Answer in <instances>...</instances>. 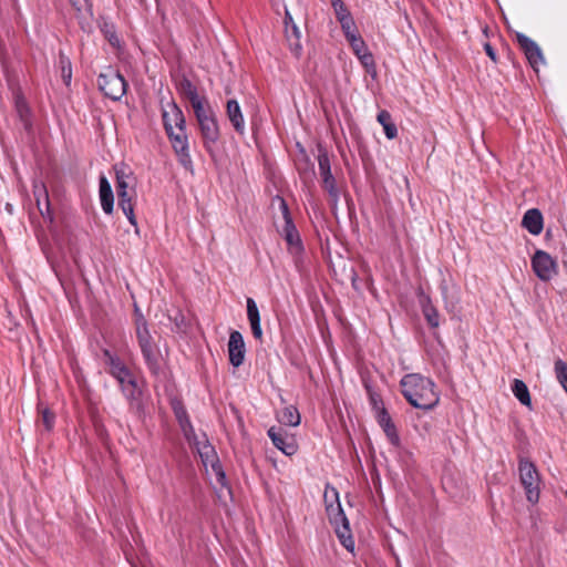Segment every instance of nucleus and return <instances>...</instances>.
Listing matches in <instances>:
<instances>
[{
	"instance_id": "1",
	"label": "nucleus",
	"mask_w": 567,
	"mask_h": 567,
	"mask_svg": "<svg viewBox=\"0 0 567 567\" xmlns=\"http://www.w3.org/2000/svg\"><path fill=\"white\" fill-rule=\"evenodd\" d=\"M402 394L416 409L431 410L440 401L435 383L419 373H410L402 378Z\"/></svg>"
},
{
	"instance_id": "2",
	"label": "nucleus",
	"mask_w": 567,
	"mask_h": 567,
	"mask_svg": "<svg viewBox=\"0 0 567 567\" xmlns=\"http://www.w3.org/2000/svg\"><path fill=\"white\" fill-rule=\"evenodd\" d=\"M103 355L107 372L116 379L131 406L138 405L142 392L134 374L118 357L112 354L107 349L103 350Z\"/></svg>"
},
{
	"instance_id": "3",
	"label": "nucleus",
	"mask_w": 567,
	"mask_h": 567,
	"mask_svg": "<svg viewBox=\"0 0 567 567\" xmlns=\"http://www.w3.org/2000/svg\"><path fill=\"white\" fill-rule=\"evenodd\" d=\"M115 188L118 206L127 217L130 224L137 229V220L134 214V199L136 197L135 177L124 167H115Z\"/></svg>"
},
{
	"instance_id": "4",
	"label": "nucleus",
	"mask_w": 567,
	"mask_h": 567,
	"mask_svg": "<svg viewBox=\"0 0 567 567\" xmlns=\"http://www.w3.org/2000/svg\"><path fill=\"white\" fill-rule=\"evenodd\" d=\"M136 338L144 360L153 374H157L161 369V353L148 331L146 321L143 317L136 320Z\"/></svg>"
},
{
	"instance_id": "5",
	"label": "nucleus",
	"mask_w": 567,
	"mask_h": 567,
	"mask_svg": "<svg viewBox=\"0 0 567 567\" xmlns=\"http://www.w3.org/2000/svg\"><path fill=\"white\" fill-rule=\"evenodd\" d=\"M328 517L330 523L334 526L338 538L341 544L349 550L354 549V539L351 535L349 520L344 515L341 505L334 506L333 504L328 505Z\"/></svg>"
},
{
	"instance_id": "6",
	"label": "nucleus",
	"mask_w": 567,
	"mask_h": 567,
	"mask_svg": "<svg viewBox=\"0 0 567 567\" xmlns=\"http://www.w3.org/2000/svg\"><path fill=\"white\" fill-rule=\"evenodd\" d=\"M97 84L104 95L114 101L120 100L125 94L127 86L124 78L111 68L100 74Z\"/></svg>"
},
{
	"instance_id": "7",
	"label": "nucleus",
	"mask_w": 567,
	"mask_h": 567,
	"mask_svg": "<svg viewBox=\"0 0 567 567\" xmlns=\"http://www.w3.org/2000/svg\"><path fill=\"white\" fill-rule=\"evenodd\" d=\"M194 113L197 118L205 146L216 143L219 138V128L210 107L205 104L194 110Z\"/></svg>"
},
{
	"instance_id": "8",
	"label": "nucleus",
	"mask_w": 567,
	"mask_h": 567,
	"mask_svg": "<svg viewBox=\"0 0 567 567\" xmlns=\"http://www.w3.org/2000/svg\"><path fill=\"white\" fill-rule=\"evenodd\" d=\"M520 482L526 491L527 499L530 503H537L539 498V478L535 465L529 461L519 463Z\"/></svg>"
},
{
	"instance_id": "9",
	"label": "nucleus",
	"mask_w": 567,
	"mask_h": 567,
	"mask_svg": "<svg viewBox=\"0 0 567 567\" xmlns=\"http://www.w3.org/2000/svg\"><path fill=\"white\" fill-rule=\"evenodd\" d=\"M162 117L167 135L185 128L184 114L173 101L162 105Z\"/></svg>"
},
{
	"instance_id": "10",
	"label": "nucleus",
	"mask_w": 567,
	"mask_h": 567,
	"mask_svg": "<svg viewBox=\"0 0 567 567\" xmlns=\"http://www.w3.org/2000/svg\"><path fill=\"white\" fill-rule=\"evenodd\" d=\"M319 174L322 178V186L328 192L331 200L336 204L339 198V190L336 186V179L331 173L330 158L327 152L320 151L318 154Z\"/></svg>"
},
{
	"instance_id": "11",
	"label": "nucleus",
	"mask_w": 567,
	"mask_h": 567,
	"mask_svg": "<svg viewBox=\"0 0 567 567\" xmlns=\"http://www.w3.org/2000/svg\"><path fill=\"white\" fill-rule=\"evenodd\" d=\"M532 267L536 276L544 281L556 275V261L544 250H537L532 258Z\"/></svg>"
},
{
	"instance_id": "12",
	"label": "nucleus",
	"mask_w": 567,
	"mask_h": 567,
	"mask_svg": "<svg viewBox=\"0 0 567 567\" xmlns=\"http://www.w3.org/2000/svg\"><path fill=\"white\" fill-rule=\"evenodd\" d=\"M192 443H194L196 445L197 451H198V453H199V455H200V457L203 460L204 465L206 467L208 465H210L212 472H213V474L216 477V482L218 484H220L221 486L226 485L225 473L223 471V467H221L220 463L216 458V455H215L213 446L207 444V443L200 444L196 440L193 441Z\"/></svg>"
},
{
	"instance_id": "13",
	"label": "nucleus",
	"mask_w": 567,
	"mask_h": 567,
	"mask_svg": "<svg viewBox=\"0 0 567 567\" xmlns=\"http://www.w3.org/2000/svg\"><path fill=\"white\" fill-rule=\"evenodd\" d=\"M169 141L172 143V146L174 148V152L176 153L179 163L186 168L192 169L193 162L189 154V145H188V137L186 134V130H181L175 133L168 134Z\"/></svg>"
},
{
	"instance_id": "14",
	"label": "nucleus",
	"mask_w": 567,
	"mask_h": 567,
	"mask_svg": "<svg viewBox=\"0 0 567 567\" xmlns=\"http://www.w3.org/2000/svg\"><path fill=\"white\" fill-rule=\"evenodd\" d=\"M277 200L279 202V208L285 219L284 233L286 241L291 250H293L295 252H299L302 249L301 240L290 217L288 205L281 197H278Z\"/></svg>"
},
{
	"instance_id": "15",
	"label": "nucleus",
	"mask_w": 567,
	"mask_h": 567,
	"mask_svg": "<svg viewBox=\"0 0 567 567\" xmlns=\"http://www.w3.org/2000/svg\"><path fill=\"white\" fill-rule=\"evenodd\" d=\"M516 38L528 62L535 71H538L539 65L544 64V58L539 47L523 33H518Z\"/></svg>"
},
{
	"instance_id": "16",
	"label": "nucleus",
	"mask_w": 567,
	"mask_h": 567,
	"mask_svg": "<svg viewBox=\"0 0 567 567\" xmlns=\"http://www.w3.org/2000/svg\"><path fill=\"white\" fill-rule=\"evenodd\" d=\"M245 342L239 331H231L228 340L229 362L235 368L240 367L245 360Z\"/></svg>"
},
{
	"instance_id": "17",
	"label": "nucleus",
	"mask_w": 567,
	"mask_h": 567,
	"mask_svg": "<svg viewBox=\"0 0 567 567\" xmlns=\"http://www.w3.org/2000/svg\"><path fill=\"white\" fill-rule=\"evenodd\" d=\"M268 436L270 437L274 445L286 455H293L297 452V444L293 436L288 435L280 429L270 427L268 430Z\"/></svg>"
},
{
	"instance_id": "18",
	"label": "nucleus",
	"mask_w": 567,
	"mask_h": 567,
	"mask_svg": "<svg viewBox=\"0 0 567 567\" xmlns=\"http://www.w3.org/2000/svg\"><path fill=\"white\" fill-rule=\"evenodd\" d=\"M354 54L360 60L367 71L374 69L373 55L368 50L363 39L359 35L349 41Z\"/></svg>"
},
{
	"instance_id": "19",
	"label": "nucleus",
	"mask_w": 567,
	"mask_h": 567,
	"mask_svg": "<svg viewBox=\"0 0 567 567\" xmlns=\"http://www.w3.org/2000/svg\"><path fill=\"white\" fill-rule=\"evenodd\" d=\"M522 226L532 235H539L543 231L544 220L539 209H528L523 217Z\"/></svg>"
},
{
	"instance_id": "20",
	"label": "nucleus",
	"mask_w": 567,
	"mask_h": 567,
	"mask_svg": "<svg viewBox=\"0 0 567 567\" xmlns=\"http://www.w3.org/2000/svg\"><path fill=\"white\" fill-rule=\"evenodd\" d=\"M247 318L252 331L254 337L257 340H261L262 330L260 326V315L258 307L252 298H247Z\"/></svg>"
},
{
	"instance_id": "21",
	"label": "nucleus",
	"mask_w": 567,
	"mask_h": 567,
	"mask_svg": "<svg viewBox=\"0 0 567 567\" xmlns=\"http://www.w3.org/2000/svg\"><path fill=\"white\" fill-rule=\"evenodd\" d=\"M375 417H377L380 426L383 429L390 443L398 446L400 443V439H399L396 429H395L389 413L386 412V410L380 411V413L375 414Z\"/></svg>"
},
{
	"instance_id": "22",
	"label": "nucleus",
	"mask_w": 567,
	"mask_h": 567,
	"mask_svg": "<svg viewBox=\"0 0 567 567\" xmlns=\"http://www.w3.org/2000/svg\"><path fill=\"white\" fill-rule=\"evenodd\" d=\"M174 412L176 415V419L179 423V426L184 433V436L188 442H193L196 440V434L194 431V427L189 421V417L187 415V412L185 408L181 404L174 406Z\"/></svg>"
},
{
	"instance_id": "23",
	"label": "nucleus",
	"mask_w": 567,
	"mask_h": 567,
	"mask_svg": "<svg viewBox=\"0 0 567 567\" xmlns=\"http://www.w3.org/2000/svg\"><path fill=\"white\" fill-rule=\"evenodd\" d=\"M100 200L104 213L111 214L114 206V196L110 182L105 176L100 177Z\"/></svg>"
},
{
	"instance_id": "24",
	"label": "nucleus",
	"mask_w": 567,
	"mask_h": 567,
	"mask_svg": "<svg viewBox=\"0 0 567 567\" xmlns=\"http://www.w3.org/2000/svg\"><path fill=\"white\" fill-rule=\"evenodd\" d=\"M227 116L234 128L238 133L243 134L245 131V120L240 106L236 100H229L227 102Z\"/></svg>"
},
{
	"instance_id": "25",
	"label": "nucleus",
	"mask_w": 567,
	"mask_h": 567,
	"mask_svg": "<svg viewBox=\"0 0 567 567\" xmlns=\"http://www.w3.org/2000/svg\"><path fill=\"white\" fill-rule=\"evenodd\" d=\"M179 89L182 93L189 100L193 110H196L206 104L205 100L198 95L196 87L192 84L190 81L184 79L179 84Z\"/></svg>"
},
{
	"instance_id": "26",
	"label": "nucleus",
	"mask_w": 567,
	"mask_h": 567,
	"mask_svg": "<svg viewBox=\"0 0 567 567\" xmlns=\"http://www.w3.org/2000/svg\"><path fill=\"white\" fill-rule=\"evenodd\" d=\"M277 417L281 424L288 426H297L301 420L298 409L293 405L285 406Z\"/></svg>"
},
{
	"instance_id": "27",
	"label": "nucleus",
	"mask_w": 567,
	"mask_h": 567,
	"mask_svg": "<svg viewBox=\"0 0 567 567\" xmlns=\"http://www.w3.org/2000/svg\"><path fill=\"white\" fill-rule=\"evenodd\" d=\"M377 120L382 125L384 134L389 140H393L398 136V128L392 122V116L388 111H380L378 113Z\"/></svg>"
},
{
	"instance_id": "28",
	"label": "nucleus",
	"mask_w": 567,
	"mask_h": 567,
	"mask_svg": "<svg viewBox=\"0 0 567 567\" xmlns=\"http://www.w3.org/2000/svg\"><path fill=\"white\" fill-rule=\"evenodd\" d=\"M14 106L19 118L23 122L24 126L28 127L30 124V107L20 91L14 93Z\"/></svg>"
},
{
	"instance_id": "29",
	"label": "nucleus",
	"mask_w": 567,
	"mask_h": 567,
	"mask_svg": "<svg viewBox=\"0 0 567 567\" xmlns=\"http://www.w3.org/2000/svg\"><path fill=\"white\" fill-rule=\"evenodd\" d=\"M512 391L523 405L530 406L529 391L527 385L522 380H514Z\"/></svg>"
},
{
	"instance_id": "30",
	"label": "nucleus",
	"mask_w": 567,
	"mask_h": 567,
	"mask_svg": "<svg viewBox=\"0 0 567 567\" xmlns=\"http://www.w3.org/2000/svg\"><path fill=\"white\" fill-rule=\"evenodd\" d=\"M422 310L427 323L432 328H437L440 326V315L436 308L427 300L423 303Z\"/></svg>"
},
{
	"instance_id": "31",
	"label": "nucleus",
	"mask_w": 567,
	"mask_h": 567,
	"mask_svg": "<svg viewBox=\"0 0 567 567\" xmlns=\"http://www.w3.org/2000/svg\"><path fill=\"white\" fill-rule=\"evenodd\" d=\"M364 388L367 390L369 401L372 406V410L374 411V414L380 413V411H385V408L383 405V401H382L380 394L377 393L375 391H373L371 385L368 383H364Z\"/></svg>"
},
{
	"instance_id": "32",
	"label": "nucleus",
	"mask_w": 567,
	"mask_h": 567,
	"mask_svg": "<svg viewBox=\"0 0 567 567\" xmlns=\"http://www.w3.org/2000/svg\"><path fill=\"white\" fill-rule=\"evenodd\" d=\"M59 65L63 82L69 85L72 79V65L70 59L62 52L59 55Z\"/></svg>"
},
{
	"instance_id": "33",
	"label": "nucleus",
	"mask_w": 567,
	"mask_h": 567,
	"mask_svg": "<svg viewBox=\"0 0 567 567\" xmlns=\"http://www.w3.org/2000/svg\"><path fill=\"white\" fill-rule=\"evenodd\" d=\"M339 22H340L341 29L344 33V37L348 41L359 37V33L357 31V27H355V23H354V20L352 17L349 19H341V21H339Z\"/></svg>"
},
{
	"instance_id": "34",
	"label": "nucleus",
	"mask_w": 567,
	"mask_h": 567,
	"mask_svg": "<svg viewBox=\"0 0 567 567\" xmlns=\"http://www.w3.org/2000/svg\"><path fill=\"white\" fill-rule=\"evenodd\" d=\"M330 3L333 8L338 21H341V19H349L352 17L342 0H330Z\"/></svg>"
},
{
	"instance_id": "35",
	"label": "nucleus",
	"mask_w": 567,
	"mask_h": 567,
	"mask_svg": "<svg viewBox=\"0 0 567 567\" xmlns=\"http://www.w3.org/2000/svg\"><path fill=\"white\" fill-rule=\"evenodd\" d=\"M33 195H34L35 199H38V198H42L43 199V206H44L45 210H48V207H49V194H48L45 185L42 182L34 183V185H33Z\"/></svg>"
},
{
	"instance_id": "36",
	"label": "nucleus",
	"mask_w": 567,
	"mask_h": 567,
	"mask_svg": "<svg viewBox=\"0 0 567 567\" xmlns=\"http://www.w3.org/2000/svg\"><path fill=\"white\" fill-rule=\"evenodd\" d=\"M324 503H326V511L328 512V505L333 504L337 506L340 505L339 502V493L337 488L327 485L323 494Z\"/></svg>"
},
{
	"instance_id": "37",
	"label": "nucleus",
	"mask_w": 567,
	"mask_h": 567,
	"mask_svg": "<svg viewBox=\"0 0 567 567\" xmlns=\"http://www.w3.org/2000/svg\"><path fill=\"white\" fill-rule=\"evenodd\" d=\"M290 29V38L291 40H288L290 43L291 49L298 54L299 50L301 49L299 39H300V31L296 23H292V25L289 27Z\"/></svg>"
},
{
	"instance_id": "38",
	"label": "nucleus",
	"mask_w": 567,
	"mask_h": 567,
	"mask_svg": "<svg viewBox=\"0 0 567 567\" xmlns=\"http://www.w3.org/2000/svg\"><path fill=\"white\" fill-rule=\"evenodd\" d=\"M70 2L78 12L91 14V12H92L91 0H70Z\"/></svg>"
},
{
	"instance_id": "39",
	"label": "nucleus",
	"mask_w": 567,
	"mask_h": 567,
	"mask_svg": "<svg viewBox=\"0 0 567 567\" xmlns=\"http://www.w3.org/2000/svg\"><path fill=\"white\" fill-rule=\"evenodd\" d=\"M41 421H42L44 427L48 431H50L54 424V415L48 409H44L41 412Z\"/></svg>"
},
{
	"instance_id": "40",
	"label": "nucleus",
	"mask_w": 567,
	"mask_h": 567,
	"mask_svg": "<svg viewBox=\"0 0 567 567\" xmlns=\"http://www.w3.org/2000/svg\"><path fill=\"white\" fill-rule=\"evenodd\" d=\"M35 203H37V206H38V209H39L40 214L43 217L49 218L50 220H52V213H51L50 206L48 207V210H45V208L43 206V199L42 198L35 199Z\"/></svg>"
},
{
	"instance_id": "41",
	"label": "nucleus",
	"mask_w": 567,
	"mask_h": 567,
	"mask_svg": "<svg viewBox=\"0 0 567 567\" xmlns=\"http://www.w3.org/2000/svg\"><path fill=\"white\" fill-rule=\"evenodd\" d=\"M292 23H295V22L292 20V17H291L290 12L288 10H286V14H285V30H286V35H287L288 40H291L289 27L292 25Z\"/></svg>"
},
{
	"instance_id": "42",
	"label": "nucleus",
	"mask_w": 567,
	"mask_h": 567,
	"mask_svg": "<svg viewBox=\"0 0 567 567\" xmlns=\"http://www.w3.org/2000/svg\"><path fill=\"white\" fill-rule=\"evenodd\" d=\"M484 50L493 62L497 61L496 52L489 43L484 44Z\"/></svg>"
}]
</instances>
